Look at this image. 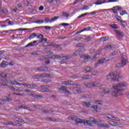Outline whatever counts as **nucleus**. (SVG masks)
Instances as JSON below:
<instances>
[{"label":"nucleus","instance_id":"obj_32","mask_svg":"<svg viewBox=\"0 0 129 129\" xmlns=\"http://www.w3.org/2000/svg\"><path fill=\"white\" fill-rule=\"evenodd\" d=\"M33 46H36V44H33L32 43H29L25 46V48H27V47H32Z\"/></svg>","mask_w":129,"mask_h":129},{"label":"nucleus","instance_id":"obj_48","mask_svg":"<svg viewBox=\"0 0 129 129\" xmlns=\"http://www.w3.org/2000/svg\"><path fill=\"white\" fill-rule=\"evenodd\" d=\"M13 94H15L16 95H20V96H25V94L22 93H14Z\"/></svg>","mask_w":129,"mask_h":129},{"label":"nucleus","instance_id":"obj_16","mask_svg":"<svg viewBox=\"0 0 129 129\" xmlns=\"http://www.w3.org/2000/svg\"><path fill=\"white\" fill-rule=\"evenodd\" d=\"M102 51V49H100L99 50H97L95 53V56L93 57V60H96V57L97 56V55H99L100 54V51Z\"/></svg>","mask_w":129,"mask_h":129},{"label":"nucleus","instance_id":"obj_53","mask_svg":"<svg viewBox=\"0 0 129 129\" xmlns=\"http://www.w3.org/2000/svg\"><path fill=\"white\" fill-rule=\"evenodd\" d=\"M47 119H49V120H51V121H55V120H56V119L52 117L47 118Z\"/></svg>","mask_w":129,"mask_h":129},{"label":"nucleus","instance_id":"obj_47","mask_svg":"<svg viewBox=\"0 0 129 129\" xmlns=\"http://www.w3.org/2000/svg\"><path fill=\"white\" fill-rule=\"evenodd\" d=\"M10 90H11V91H16V88L14 87H12V86H10L9 87Z\"/></svg>","mask_w":129,"mask_h":129},{"label":"nucleus","instance_id":"obj_52","mask_svg":"<svg viewBox=\"0 0 129 129\" xmlns=\"http://www.w3.org/2000/svg\"><path fill=\"white\" fill-rule=\"evenodd\" d=\"M10 85H16V83L15 82V81H11L10 82Z\"/></svg>","mask_w":129,"mask_h":129},{"label":"nucleus","instance_id":"obj_1","mask_svg":"<svg viewBox=\"0 0 129 129\" xmlns=\"http://www.w3.org/2000/svg\"><path fill=\"white\" fill-rule=\"evenodd\" d=\"M127 85V84L125 82H121L118 83L117 85L113 86V88H114L115 90L112 92V95L115 96V97H118L120 95H123V91L125 90L124 89H119L122 87H125Z\"/></svg>","mask_w":129,"mask_h":129},{"label":"nucleus","instance_id":"obj_23","mask_svg":"<svg viewBox=\"0 0 129 129\" xmlns=\"http://www.w3.org/2000/svg\"><path fill=\"white\" fill-rule=\"evenodd\" d=\"M18 108L19 109H22L23 108V109H28V110H29V107L26 106L25 105H22V106H19Z\"/></svg>","mask_w":129,"mask_h":129},{"label":"nucleus","instance_id":"obj_35","mask_svg":"<svg viewBox=\"0 0 129 129\" xmlns=\"http://www.w3.org/2000/svg\"><path fill=\"white\" fill-rule=\"evenodd\" d=\"M40 53H41L40 51H33L31 55H40Z\"/></svg>","mask_w":129,"mask_h":129},{"label":"nucleus","instance_id":"obj_24","mask_svg":"<svg viewBox=\"0 0 129 129\" xmlns=\"http://www.w3.org/2000/svg\"><path fill=\"white\" fill-rule=\"evenodd\" d=\"M108 39H109L108 37H103L100 38V40L102 42H105L106 41H107V40H108Z\"/></svg>","mask_w":129,"mask_h":129},{"label":"nucleus","instance_id":"obj_8","mask_svg":"<svg viewBox=\"0 0 129 129\" xmlns=\"http://www.w3.org/2000/svg\"><path fill=\"white\" fill-rule=\"evenodd\" d=\"M29 96H32V97H33L34 98H42L43 97V95H37L33 93L29 94Z\"/></svg>","mask_w":129,"mask_h":129},{"label":"nucleus","instance_id":"obj_20","mask_svg":"<svg viewBox=\"0 0 129 129\" xmlns=\"http://www.w3.org/2000/svg\"><path fill=\"white\" fill-rule=\"evenodd\" d=\"M36 36H37V34L32 33L31 35L29 36V37H28V39H29V40H32V39H34V38H35Z\"/></svg>","mask_w":129,"mask_h":129},{"label":"nucleus","instance_id":"obj_36","mask_svg":"<svg viewBox=\"0 0 129 129\" xmlns=\"http://www.w3.org/2000/svg\"><path fill=\"white\" fill-rule=\"evenodd\" d=\"M41 75H42V78H44L45 77H50V75H48L46 73H42L41 74Z\"/></svg>","mask_w":129,"mask_h":129},{"label":"nucleus","instance_id":"obj_59","mask_svg":"<svg viewBox=\"0 0 129 129\" xmlns=\"http://www.w3.org/2000/svg\"><path fill=\"white\" fill-rule=\"evenodd\" d=\"M71 78H73V79H77L78 76L77 75H74L71 77Z\"/></svg>","mask_w":129,"mask_h":129},{"label":"nucleus","instance_id":"obj_49","mask_svg":"<svg viewBox=\"0 0 129 129\" xmlns=\"http://www.w3.org/2000/svg\"><path fill=\"white\" fill-rule=\"evenodd\" d=\"M116 67L117 68H120L121 67H123V66H122V64H121V63H118L116 66Z\"/></svg>","mask_w":129,"mask_h":129},{"label":"nucleus","instance_id":"obj_63","mask_svg":"<svg viewBox=\"0 0 129 129\" xmlns=\"http://www.w3.org/2000/svg\"><path fill=\"white\" fill-rule=\"evenodd\" d=\"M91 39H92V36H88L86 40H87V41H90Z\"/></svg>","mask_w":129,"mask_h":129},{"label":"nucleus","instance_id":"obj_55","mask_svg":"<svg viewBox=\"0 0 129 129\" xmlns=\"http://www.w3.org/2000/svg\"><path fill=\"white\" fill-rule=\"evenodd\" d=\"M83 56L84 57V59H89V58H90V56H89V55H86L85 54H84Z\"/></svg>","mask_w":129,"mask_h":129},{"label":"nucleus","instance_id":"obj_62","mask_svg":"<svg viewBox=\"0 0 129 129\" xmlns=\"http://www.w3.org/2000/svg\"><path fill=\"white\" fill-rule=\"evenodd\" d=\"M92 122H94V123H95V124H96L97 123H98V121H97V120H96L95 119H94L92 121Z\"/></svg>","mask_w":129,"mask_h":129},{"label":"nucleus","instance_id":"obj_21","mask_svg":"<svg viewBox=\"0 0 129 129\" xmlns=\"http://www.w3.org/2000/svg\"><path fill=\"white\" fill-rule=\"evenodd\" d=\"M104 62H106V59L105 58H102L99 60L97 64H102V63H104Z\"/></svg>","mask_w":129,"mask_h":129},{"label":"nucleus","instance_id":"obj_25","mask_svg":"<svg viewBox=\"0 0 129 129\" xmlns=\"http://www.w3.org/2000/svg\"><path fill=\"white\" fill-rule=\"evenodd\" d=\"M7 66H8L5 62V61H3L2 62L1 64L0 67H1V68H5L6 67H7Z\"/></svg>","mask_w":129,"mask_h":129},{"label":"nucleus","instance_id":"obj_33","mask_svg":"<svg viewBox=\"0 0 129 129\" xmlns=\"http://www.w3.org/2000/svg\"><path fill=\"white\" fill-rule=\"evenodd\" d=\"M7 125H13V126H15V125H18L15 124V123H13V122L9 121V122H7Z\"/></svg>","mask_w":129,"mask_h":129},{"label":"nucleus","instance_id":"obj_4","mask_svg":"<svg viewBox=\"0 0 129 129\" xmlns=\"http://www.w3.org/2000/svg\"><path fill=\"white\" fill-rule=\"evenodd\" d=\"M91 103H92V102H83V104L85 105V106H86V107L94 108L95 110H96V109H97V105H94L93 106H90L91 105Z\"/></svg>","mask_w":129,"mask_h":129},{"label":"nucleus","instance_id":"obj_60","mask_svg":"<svg viewBox=\"0 0 129 129\" xmlns=\"http://www.w3.org/2000/svg\"><path fill=\"white\" fill-rule=\"evenodd\" d=\"M37 35H38V36H37V38H38V39H41V37H42V36H43V35L42 34H41V33H39V34H37Z\"/></svg>","mask_w":129,"mask_h":129},{"label":"nucleus","instance_id":"obj_34","mask_svg":"<svg viewBox=\"0 0 129 129\" xmlns=\"http://www.w3.org/2000/svg\"><path fill=\"white\" fill-rule=\"evenodd\" d=\"M89 14L90 13H87L84 14H82L81 16L78 17V19H80V18H82L83 17H85V16H87V15H89Z\"/></svg>","mask_w":129,"mask_h":129},{"label":"nucleus","instance_id":"obj_44","mask_svg":"<svg viewBox=\"0 0 129 129\" xmlns=\"http://www.w3.org/2000/svg\"><path fill=\"white\" fill-rule=\"evenodd\" d=\"M1 86H8V84H7V82H6V81H3L1 83Z\"/></svg>","mask_w":129,"mask_h":129},{"label":"nucleus","instance_id":"obj_6","mask_svg":"<svg viewBox=\"0 0 129 129\" xmlns=\"http://www.w3.org/2000/svg\"><path fill=\"white\" fill-rule=\"evenodd\" d=\"M59 90H62L66 94H68L69 95H71V92H69V91H67V87L63 86V85L60 86Z\"/></svg>","mask_w":129,"mask_h":129},{"label":"nucleus","instance_id":"obj_57","mask_svg":"<svg viewBox=\"0 0 129 129\" xmlns=\"http://www.w3.org/2000/svg\"><path fill=\"white\" fill-rule=\"evenodd\" d=\"M116 2H117V0H109L107 3H115Z\"/></svg>","mask_w":129,"mask_h":129},{"label":"nucleus","instance_id":"obj_3","mask_svg":"<svg viewBox=\"0 0 129 129\" xmlns=\"http://www.w3.org/2000/svg\"><path fill=\"white\" fill-rule=\"evenodd\" d=\"M99 89L103 94H108V93H110V90L109 88L105 87L104 85L100 86Z\"/></svg>","mask_w":129,"mask_h":129},{"label":"nucleus","instance_id":"obj_18","mask_svg":"<svg viewBox=\"0 0 129 129\" xmlns=\"http://www.w3.org/2000/svg\"><path fill=\"white\" fill-rule=\"evenodd\" d=\"M43 41L47 42L48 39L47 38H44V35H41V40L39 41V43H43Z\"/></svg>","mask_w":129,"mask_h":129},{"label":"nucleus","instance_id":"obj_43","mask_svg":"<svg viewBox=\"0 0 129 129\" xmlns=\"http://www.w3.org/2000/svg\"><path fill=\"white\" fill-rule=\"evenodd\" d=\"M92 87H97V84L96 82H92Z\"/></svg>","mask_w":129,"mask_h":129},{"label":"nucleus","instance_id":"obj_10","mask_svg":"<svg viewBox=\"0 0 129 129\" xmlns=\"http://www.w3.org/2000/svg\"><path fill=\"white\" fill-rule=\"evenodd\" d=\"M44 28L45 30H51V29H53V27H51L50 26H40V27H36L35 29H42Z\"/></svg>","mask_w":129,"mask_h":129},{"label":"nucleus","instance_id":"obj_13","mask_svg":"<svg viewBox=\"0 0 129 129\" xmlns=\"http://www.w3.org/2000/svg\"><path fill=\"white\" fill-rule=\"evenodd\" d=\"M105 47L106 49H108V50H110V49H114V48H115V45H106Z\"/></svg>","mask_w":129,"mask_h":129},{"label":"nucleus","instance_id":"obj_58","mask_svg":"<svg viewBox=\"0 0 129 129\" xmlns=\"http://www.w3.org/2000/svg\"><path fill=\"white\" fill-rule=\"evenodd\" d=\"M41 110H42V112H43L44 113H49V111L47 110H43V109H41Z\"/></svg>","mask_w":129,"mask_h":129},{"label":"nucleus","instance_id":"obj_45","mask_svg":"<svg viewBox=\"0 0 129 129\" xmlns=\"http://www.w3.org/2000/svg\"><path fill=\"white\" fill-rule=\"evenodd\" d=\"M22 85L23 86H25V87H27V88H30V84H26V83H24V84H22Z\"/></svg>","mask_w":129,"mask_h":129},{"label":"nucleus","instance_id":"obj_50","mask_svg":"<svg viewBox=\"0 0 129 129\" xmlns=\"http://www.w3.org/2000/svg\"><path fill=\"white\" fill-rule=\"evenodd\" d=\"M61 85H68V83H67V81H64L62 82L61 83Z\"/></svg>","mask_w":129,"mask_h":129},{"label":"nucleus","instance_id":"obj_19","mask_svg":"<svg viewBox=\"0 0 129 129\" xmlns=\"http://www.w3.org/2000/svg\"><path fill=\"white\" fill-rule=\"evenodd\" d=\"M121 64L122 66H124V65L126 64V59L124 58V57H122Z\"/></svg>","mask_w":129,"mask_h":129},{"label":"nucleus","instance_id":"obj_40","mask_svg":"<svg viewBox=\"0 0 129 129\" xmlns=\"http://www.w3.org/2000/svg\"><path fill=\"white\" fill-rule=\"evenodd\" d=\"M67 83H68V85H74V82H73V81L68 80Z\"/></svg>","mask_w":129,"mask_h":129},{"label":"nucleus","instance_id":"obj_30","mask_svg":"<svg viewBox=\"0 0 129 129\" xmlns=\"http://www.w3.org/2000/svg\"><path fill=\"white\" fill-rule=\"evenodd\" d=\"M61 58H63V55H62V54L56 55L55 54V59H61Z\"/></svg>","mask_w":129,"mask_h":129},{"label":"nucleus","instance_id":"obj_27","mask_svg":"<svg viewBox=\"0 0 129 129\" xmlns=\"http://www.w3.org/2000/svg\"><path fill=\"white\" fill-rule=\"evenodd\" d=\"M1 13H3V14H4V15H7L8 14V10L7 9H6V8L3 9L1 11Z\"/></svg>","mask_w":129,"mask_h":129},{"label":"nucleus","instance_id":"obj_61","mask_svg":"<svg viewBox=\"0 0 129 129\" xmlns=\"http://www.w3.org/2000/svg\"><path fill=\"white\" fill-rule=\"evenodd\" d=\"M45 21L46 23H49V22H50V18H45Z\"/></svg>","mask_w":129,"mask_h":129},{"label":"nucleus","instance_id":"obj_54","mask_svg":"<svg viewBox=\"0 0 129 129\" xmlns=\"http://www.w3.org/2000/svg\"><path fill=\"white\" fill-rule=\"evenodd\" d=\"M49 59H56L55 54H53L52 55L49 57Z\"/></svg>","mask_w":129,"mask_h":129},{"label":"nucleus","instance_id":"obj_26","mask_svg":"<svg viewBox=\"0 0 129 129\" xmlns=\"http://www.w3.org/2000/svg\"><path fill=\"white\" fill-rule=\"evenodd\" d=\"M0 77H2V78H7L8 75L5 73H2L0 74Z\"/></svg>","mask_w":129,"mask_h":129},{"label":"nucleus","instance_id":"obj_11","mask_svg":"<svg viewBox=\"0 0 129 129\" xmlns=\"http://www.w3.org/2000/svg\"><path fill=\"white\" fill-rule=\"evenodd\" d=\"M6 98L4 99H1V101H3V102H10V101H12V100H13V98H11V97H5Z\"/></svg>","mask_w":129,"mask_h":129},{"label":"nucleus","instance_id":"obj_38","mask_svg":"<svg viewBox=\"0 0 129 129\" xmlns=\"http://www.w3.org/2000/svg\"><path fill=\"white\" fill-rule=\"evenodd\" d=\"M125 14H127V12H126V11L122 10L120 11V14L121 16H123V15H125Z\"/></svg>","mask_w":129,"mask_h":129},{"label":"nucleus","instance_id":"obj_42","mask_svg":"<svg viewBox=\"0 0 129 129\" xmlns=\"http://www.w3.org/2000/svg\"><path fill=\"white\" fill-rule=\"evenodd\" d=\"M92 78V75H86V80H88L89 79H91Z\"/></svg>","mask_w":129,"mask_h":129},{"label":"nucleus","instance_id":"obj_64","mask_svg":"<svg viewBox=\"0 0 129 129\" xmlns=\"http://www.w3.org/2000/svg\"><path fill=\"white\" fill-rule=\"evenodd\" d=\"M38 20V24H43L44 23V21L41 20Z\"/></svg>","mask_w":129,"mask_h":129},{"label":"nucleus","instance_id":"obj_7","mask_svg":"<svg viewBox=\"0 0 129 129\" xmlns=\"http://www.w3.org/2000/svg\"><path fill=\"white\" fill-rule=\"evenodd\" d=\"M36 69L38 72H46L48 71V68L47 67H38Z\"/></svg>","mask_w":129,"mask_h":129},{"label":"nucleus","instance_id":"obj_29","mask_svg":"<svg viewBox=\"0 0 129 129\" xmlns=\"http://www.w3.org/2000/svg\"><path fill=\"white\" fill-rule=\"evenodd\" d=\"M18 118L19 119L18 120L19 122H22V123L25 122V120H24V119H23L22 118H18V117H15V119H17Z\"/></svg>","mask_w":129,"mask_h":129},{"label":"nucleus","instance_id":"obj_9","mask_svg":"<svg viewBox=\"0 0 129 129\" xmlns=\"http://www.w3.org/2000/svg\"><path fill=\"white\" fill-rule=\"evenodd\" d=\"M98 126L99 127H105V128H109L110 127V126L106 123L99 124Z\"/></svg>","mask_w":129,"mask_h":129},{"label":"nucleus","instance_id":"obj_17","mask_svg":"<svg viewBox=\"0 0 129 129\" xmlns=\"http://www.w3.org/2000/svg\"><path fill=\"white\" fill-rule=\"evenodd\" d=\"M115 32L116 33L117 36L123 37V35L122 34V32L121 31H119V30H115Z\"/></svg>","mask_w":129,"mask_h":129},{"label":"nucleus","instance_id":"obj_39","mask_svg":"<svg viewBox=\"0 0 129 129\" xmlns=\"http://www.w3.org/2000/svg\"><path fill=\"white\" fill-rule=\"evenodd\" d=\"M76 47H79V48H83V47H84V44L82 43H79L76 45Z\"/></svg>","mask_w":129,"mask_h":129},{"label":"nucleus","instance_id":"obj_22","mask_svg":"<svg viewBox=\"0 0 129 129\" xmlns=\"http://www.w3.org/2000/svg\"><path fill=\"white\" fill-rule=\"evenodd\" d=\"M85 86H86V87H88V88H91V87H92V82L87 83L85 84Z\"/></svg>","mask_w":129,"mask_h":129},{"label":"nucleus","instance_id":"obj_31","mask_svg":"<svg viewBox=\"0 0 129 129\" xmlns=\"http://www.w3.org/2000/svg\"><path fill=\"white\" fill-rule=\"evenodd\" d=\"M35 78H36V79H41V78H43L42 74L41 75H35Z\"/></svg>","mask_w":129,"mask_h":129},{"label":"nucleus","instance_id":"obj_14","mask_svg":"<svg viewBox=\"0 0 129 129\" xmlns=\"http://www.w3.org/2000/svg\"><path fill=\"white\" fill-rule=\"evenodd\" d=\"M71 58H72V55H71V54L65 56L62 55V59H63V60H69V59H71Z\"/></svg>","mask_w":129,"mask_h":129},{"label":"nucleus","instance_id":"obj_56","mask_svg":"<svg viewBox=\"0 0 129 129\" xmlns=\"http://www.w3.org/2000/svg\"><path fill=\"white\" fill-rule=\"evenodd\" d=\"M60 25L61 26H63L64 27H68V26H69V24H68V23H62Z\"/></svg>","mask_w":129,"mask_h":129},{"label":"nucleus","instance_id":"obj_41","mask_svg":"<svg viewBox=\"0 0 129 129\" xmlns=\"http://www.w3.org/2000/svg\"><path fill=\"white\" fill-rule=\"evenodd\" d=\"M62 16H63V17H66V18H68L69 17V14L66 13V12H62Z\"/></svg>","mask_w":129,"mask_h":129},{"label":"nucleus","instance_id":"obj_2","mask_svg":"<svg viewBox=\"0 0 129 129\" xmlns=\"http://www.w3.org/2000/svg\"><path fill=\"white\" fill-rule=\"evenodd\" d=\"M108 76H113L114 78H112L113 81H116L118 79H120V72L119 71H114V72L110 73Z\"/></svg>","mask_w":129,"mask_h":129},{"label":"nucleus","instance_id":"obj_46","mask_svg":"<svg viewBox=\"0 0 129 129\" xmlns=\"http://www.w3.org/2000/svg\"><path fill=\"white\" fill-rule=\"evenodd\" d=\"M116 54H117V51H114L111 53V56H115Z\"/></svg>","mask_w":129,"mask_h":129},{"label":"nucleus","instance_id":"obj_28","mask_svg":"<svg viewBox=\"0 0 129 129\" xmlns=\"http://www.w3.org/2000/svg\"><path fill=\"white\" fill-rule=\"evenodd\" d=\"M109 26L110 27V28H112V29H118V27L117 26L116 24L110 25Z\"/></svg>","mask_w":129,"mask_h":129},{"label":"nucleus","instance_id":"obj_5","mask_svg":"<svg viewBox=\"0 0 129 129\" xmlns=\"http://www.w3.org/2000/svg\"><path fill=\"white\" fill-rule=\"evenodd\" d=\"M68 118L70 120H75L77 124H78V123H83V121L80 118L76 119L75 117L71 116L68 117Z\"/></svg>","mask_w":129,"mask_h":129},{"label":"nucleus","instance_id":"obj_37","mask_svg":"<svg viewBox=\"0 0 129 129\" xmlns=\"http://www.w3.org/2000/svg\"><path fill=\"white\" fill-rule=\"evenodd\" d=\"M80 55V51L79 50L76 51L74 53V56H78Z\"/></svg>","mask_w":129,"mask_h":129},{"label":"nucleus","instance_id":"obj_51","mask_svg":"<svg viewBox=\"0 0 129 129\" xmlns=\"http://www.w3.org/2000/svg\"><path fill=\"white\" fill-rule=\"evenodd\" d=\"M42 82H44L45 83H48V82H49V81H48L47 80H46L45 79H42L41 80Z\"/></svg>","mask_w":129,"mask_h":129},{"label":"nucleus","instance_id":"obj_12","mask_svg":"<svg viewBox=\"0 0 129 129\" xmlns=\"http://www.w3.org/2000/svg\"><path fill=\"white\" fill-rule=\"evenodd\" d=\"M93 69L90 67H87L86 69V72L87 73H91V72H93Z\"/></svg>","mask_w":129,"mask_h":129},{"label":"nucleus","instance_id":"obj_15","mask_svg":"<svg viewBox=\"0 0 129 129\" xmlns=\"http://www.w3.org/2000/svg\"><path fill=\"white\" fill-rule=\"evenodd\" d=\"M30 89H35V87H38V85L34 83H32L31 84H30Z\"/></svg>","mask_w":129,"mask_h":129}]
</instances>
